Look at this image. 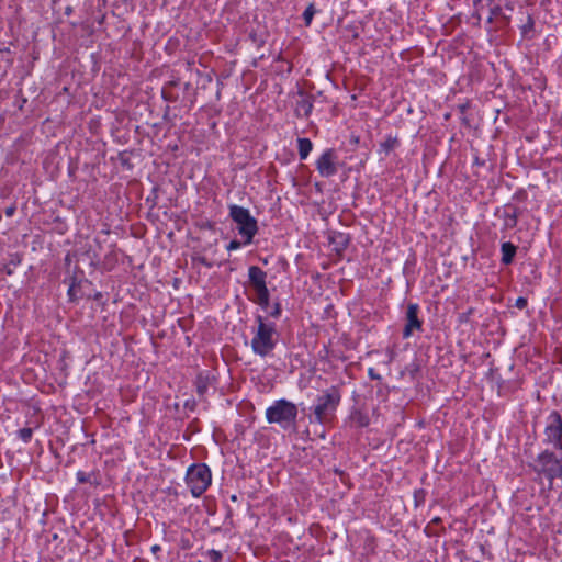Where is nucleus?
<instances>
[{"label":"nucleus","instance_id":"f257e3e1","mask_svg":"<svg viewBox=\"0 0 562 562\" xmlns=\"http://www.w3.org/2000/svg\"><path fill=\"white\" fill-rule=\"evenodd\" d=\"M255 321L257 327L250 341L251 350L261 358L269 357L278 345L279 334L276 323L268 322L262 315H257Z\"/></svg>","mask_w":562,"mask_h":562},{"label":"nucleus","instance_id":"f03ea898","mask_svg":"<svg viewBox=\"0 0 562 562\" xmlns=\"http://www.w3.org/2000/svg\"><path fill=\"white\" fill-rule=\"evenodd\" d=\"M341 390L337 385L324 390L316 398V404L311 407L313 419L311 423L327 424L335 418L336 411L341 402Z\"/></svg>","mask_w":562,"mask_h":562},{"label":"nucleus","instance_id":"7ed1b4c3","mask_svg":"<svg viewBox=\"0 0 562 562\" xmlns=\"http://www.w3.org/2000/svg\"><path fill=\"white\" fill-rule=\"evenodd\" d=\"M297 407L293 402L285 398L277 400L266 409V419L269 424H278L286 430L295 425Z\"/></svg>","mask_w":562,"mask_h":562},{"label":"nucleus","instance_id":"20e7f679","mask_svg":"<svg viewBox=\"0 0 562 562\" xmlns=\"http://www.w3.org/2000/svg\"><path fill=\"white\" fill-rule=\"evenodd\" d=\"M229 217L236 224V228L244 239V245L251 244L258 233V222L250 214L249 210L232 204L229 205Z\"/></svg>","mask_w":562,"mask_h":562},{"label":"nucleus","instance_id":"39448f33","mask_svg":"<svg viewBox=\"0 0 562 562\" xmlns=\"http://www.w3.org/2000/svg\"><path fill=\"white\" fill-rule=\"evenodd\" d=\"M186 483L193 497H200L212 483V473L205 463L191 464L186 473Z\"/></svg>","mask_w":562,"mask_h":562},{"label":"nucleus","instance_id":"423d86ee","mask_svg":"<svg viewBox=\"0 0 562 562\" xmlns=\"http://www.w3.org/2000/svg\"><path fill=\"white\" fill-rule=\"evenodd\" d=\"M248 280L250 286L256 293V297L250 300L258 304L262 310H267L270 304V291L267 286V272L258 266H250L248 268Z\"/></svg>","mask_w":562,"mask_h":562},{"label":"nucleus","instance_id":"0eeeda50","mask_svg":"<svg viewBox=\"0 0 562 562\" xmlns=\"http://www.w3.org/2000/svg\"><path fill=\"white\" fill-rule=\"evenodd\" d=\"M535 471L550 482L562 477V457L549 450L542 451L536 459Z\"/></svg>","mask_w":562,"mask_h":562},{"label":"nucleus","instance_id":"6e6552de","mask_svg":"<svg viewBox=\"0 0 562 562\" xmlns=\"http://www.w3.org/2000/svg\"><path fill=\"white\" fill-rule=\"evenodd\" d=\"M544 442L552 445L554 449L562 451V416L558 411H552L546 419Z\"/></svg>","mask_w":562,"mask_h":562},{"label":"nucleus","instance_id":"1a4fd4ad","mask_svg":"<svg viewBox=\"0 0 562 562\" xmlns=\"http://www.w3.org/2000/svg\"><path fill=\"white\" fill-rule=\"evenodd\" d=\"M337 154L335 149H326L316 160V169L322 177L329 178L337 173Z\"/></svg>","mask_w":562,"mask_h":562},{"label":"nucleus","instance_id":"9d476101","mask_svg":"<svg viewBox=\"0 0 562 562\" xmlns=\"http://www.w3.org/2000/svg\"><path fill=\"white\" fill-rule=\"evenodd\" d=\"M419 305L417 303H408L406 310V324L403 329V338H409L414 330H423V321L418 317Z\"/></svg>","mask_w":562,"mask_h":562},{"label":"nucleus","instance_id":"9b49d317","mask_svg":"<svg viewBox=\"0 0 562 562\" xmlns=\"http://www.w3.org/2000/svg\"><path fill=\"white\" fill-rule=\"evenodd\" d=\"M519 209L516 205H513L510 203L504 205L502 210H497L496 215L503 218L504 229H512L516 227L518 223V216H519Z\"/></svg>","mask_w":562,"mask_h":562},{"label":"nucleus","instance_id":"f8f14e48","mask_svg":"<svg viewBox=\"0 0 562 562\" xmlns=\"http://www.w3.org/2000/svg\"><path fill=\"white\" fill-rule=\"evenodd\" d=\"M216 382V378L211 373V371H201L196 375L195 379V387L199 396H204L209 390V387L214 386Z\"/></svg>","mask_w":562,"mask_h":562},{"label":"nucleus","instance_id":"ddd939ff","mask_svg":"<svg viewBox=\"0 0 562 562\" xmlns=\"http://www.w3.org/2000/svg\"><path fill=\"white\" fill-rule=\"evenodd\" d=\"M300 100L296 101L295 113L297 116L308 117L313 110V95L300 91Z\"/></svg>","mask_w":562,"mask_h":562},{"label":"nucleus","instance_id":"4468645a","mask_svg":"<svg viewBox=\"0 0 562 562\" xmlns=\"http://www.w3.org/2000/svg\"><path fill=\"white\" fill-rule=\"evenodd\" d=\"M83 283H88L87 279H78L76 276H72L68 279V297L70 302H78L82 296L81 286Z\"/></svg>","mask_w":562,"mask_h":562},{"label":"nucleus","instance_id":"2eb2a0df","mask_svg":"<svg viewBox=\"0 0 562 562\" xmlns=\"http://www.w3.org/2000/svg\"><path fill=\"white\" fill-rule=\"evenodd\" d=\"M501 252H502L501 262L505 266H508V265L513 263V261H514V258L517 252V246L510 241H504L501 245Z\"/></svg>","mask_w":562,"mask_h":562},{"label":"nucleus","instance_id":"dca6fc26","mask_svg":"<svg viewBox=\"0 0 562 562\" xmlns=\"http://www.w3.org/2000/svg\"><path fill=\"white\" fill-rule=\"evenodd\" d=\"M349 418L351 424L359 428L368 427L370 424L369 415L360 409L351 411Z\"/></svg>","mask_w":562,"mask_h":562},{"label":"nucleus","instance_id":"f3484780","mask_svg":"<svg viewBox=\"0 0 562 562\" xmlns=\"http://www.w3.org/2000/svg\"><path fill=\"white\" fill-rule=\"evenodd\" d=\"M313 149V143L310 138H297V150L301 160H305Z\"/></svg>","mask_w":562,"mask_h":562},{"label":"nucleus","instance_id":"a211bd4d","mask_svg":"<svg viewBox=\"0 0 562 562\" xmlns=\"http://www.w3.org/2000/svg\"><path fill=\"white\" fill-rule=\"evenodd\" d=\"M400 146V139L396 136L389 135L384 142L380 144V151L389 155L392 150Z\"/></svg>","mask_w":562,"mask_h":562},{"label":"nucleus","instance_id":"6ab92c4d","mask_svg":"<svg viewBox=\"0 0 562 562\" xmlns=\"http://www.w3.org/2000/svg\"><path fill=\"white\" fill-rule=\"evenodd\" d=\"M21 263V257L19 254H13L10 256L9 263L5 265L4 269L8 274L13 273V269L11 267H16Z\"/></svg>","mask_w":562,"mask_h":562},{"label":"nucleus","instance_id":"aec40b11","mask_svg":"<svg viewBox=\"0 0 562 562\" xmlns=\"http://www.w3.org/2000/svg\"><path fill=\"white\" fill-rule=\"evenodd\" d=\"M33 427H24V428H21L19 431H18V436L19 438L27 443L31 441L32 439V436H33Z\"/></svg>","mask_w":562,"mask_h":562},{"label":"nucleus","instance_id":"412c9836","mask_svg":"<svg viewBox=\"0 0 562 562\" xmlns=\"http://www.w3.org/2000/svg\"><path fill=\"white\" fill-rule=\"evenodd\" d=\"M315 7L313 3H311L303 12V20L306 25H310L312 23V20L315 15Z\"/></svg>","mask_w":562,"mask_h":562},{"label":"nucleus","instance_id":"4be33fe9","mask_svg":"<svg viewBox=\"0 0 562 562\" xmlns=\"http://www.w3.org/2000/svg\"><path fill=\"white\" fill-rule=\"evenodd\" d=\"M192 262H198L209 269H211L214 266V263L210 261L206 257L199 255L192 256Z\"/></svg>","mask_w":562,"mask_h":562},{"label":"nucleus","instance_id":"5701e85b","mask_svg":"<svg viewBox=\"0 0 562 562\" xmlns=\"http://www.w3.org/2000/svg\"><path fill=\"white\" fill-rule=\"evenodd\" d=\"M76 476H77V481L81 484H83V483H92L93 484V482L91 481L90 473H86L83 471H78ZM94 484H98V482H94Z\"/></svg>","mask_w":562,"mask_h":562},{"label":"nucleus","instance_id":"b1692460","mask_svg":"<svg viewBox=\"0 0 562 562\" xmlns=\"http://www.w3.org/2000/svg\"><path fill=\"white\" fill-rule=\"evenodd\" d=\"M207 558L210 559L211 562H221L223 559V553L221 551L212 549L207 551Z\"/></svg>","mask_w":562,"mask_h":562},{"label":"nucleus","instance_id":"393cba45","mask_svg":"<svg viewBox=\"0 0 562 562\" xmlns=\"http://www.w3.org/2000/svg\"><path fill=\"white\" fill-rule=\"evenodd\" d=\"M282 307L280 302H276L272 306V310L269 313L271 318L278 319L281 316Z\"/></svg>","mask_w":562,"mask_h":562},{"label":"nucleus","instance_id":"a878e982","mask_svg":"<svg viewBox=\"0 0 562 562\" xmlns=\"http://www.w3.org/2000/svg\"><path fill=\"white\" fill-rule=\"evenodd\" d=\"M161 95H162L164 100L167 101V102H176L177 99H178V95H176L172 92H170L167 89V87L162 88Z\"/></svg>","mask_w":562,"mask_h":562},{"label":"nucleus","instance_id":"bb28decb","mask_svg":"<svg viewBox=\"0 0 562 562\" xmlns=\"http://www.w3.org/2000/svg\"><path fill=\"white\" fill-rule=\"evenodd\" d=\"M491 15L494 18L502 16L506 22L509 21V18L505 16L502 13V8L499 5H495V7L491 8Z\"/></svg>","mask_w":562,"mask_h":562},{"label":"nucleus","instance_id":"cd10ccee","mask_svg":"<svg viewBox=\"0 0 562 562\" xmlns=\"http://www.w3.org/2000/svg\"><path fill=\"white\" fill-rule=\"evenodd\" d=\"M244 245V240L239 241L237 239H233L229 241V244L226 246V249L228 251L237 250Z\"/></svg>","mask_w":562,"mask_h":562},{"label":"nucleus","instance_id":"c85d7f7f","mask_svg":"<svg viewBox=\"0 0 562 562\" xmlns=\"http://www.w3.org/2000/svg\"><path fill=\"white\" fill-rule=\"evenodd\" d=\"M337 238H338L337 244L340 246V248H341V249H346V248H347V246H348V244H349V239H348V237H347L345 234H341V233H340V234L337 236Z\"/></svg>","mask_w":562,"mask_h":562},{"label":"nucleus","instance_id":"c756f323","mask_svg":"<svg viewBox=\"0 0 562 562\" xmlns=\"http://www.w3.org/2000/svg\"><path fill=\"white\" fill-rule=\"evenodd\" d=\"M474 308L470 307L467 312L459 314V322L460 323H467L470 318V316L473 314Z\"/></svg>","mask_w":562,"mask_h":562},{"label":"nucleus","instance_id":"7c9ffc66","mask_svg":"<svg viewBox=\"0 0 562 562\" xmlns=\"http://www.w3.org/2000/svg\"><path fill=\"white\" fill-rule=\"evenodd\" d=\"M527 305H528V301H527V299H526V297H524V296H519V297H517V300H516V302H515V306H516L517 308H519V310H524V308H526V307H527Z\"/></svg>","mask_w":562,"mask_h":562},{"label":"nucleus","instance_id":"2f4dec72","mask_svg":"<svg viewBox=\"0 0 562 562\" xmlns=\"http://www.w3.org/2000/svg\"><path fill=\"white\" fill-rule=\"evenodd\" d=\"M15 211H16V206L14 204L8 206L5 210H4V214L8 216V217H12L14 214H15Z\"/></svg>","mask_w":562,"mask_h":562},{"label":"nucleus","instance_id":"473e14b6","mask_svg":"<svg viewBox=\"0 0 562 562\" xmlns=\"http://www.w3.org/2000/svg\"><path fill=\"white\" fill-rule=\"evenodd\" d=\"M533 27V20L531 16H528V23L522 26V33L526 34L528 30Z\"/></svg>","mask_w":562,"mask_h":562},{"label":"nucleus","instance_id":"72a5a7b5","mask_svg":"<svg viewBox=\"0 0 562 562\" xmlns=\"http://www.w3.org/2000/svg\"><path fill=\"white\" fill-rule=\"evenodd\" d=\"M368 375L372 379V380H380L381 379V375L379 373L375 372V370L373 368H370L368 370Z\"/></svg>","mask_w":562,"mask_h":562},{"label":"nucleus","instance_id":"f704fd0d","mask_svg":"<svg viewBox=\"0 0 562 562\" xmlns=\"http://www.w3.org/2000/svg\"><path fill=\"white\" fill-rule=\"evenodd\" d=\"M150 550L154 554H157L158 552L161 551V547L159 544H154L151 546Z\"/></svg>","mask_w":562,"mask_h":562},{"label":"nucleus","instance_id":"c9c22d12","mask_svg":"<svg viewBox=\"0 0 562 562\" xmlns=\"http://www.w3.org/2000/svg\"><path fill=\"white\" fill-rule=\"evenodd\" d=\"M432 524H440L441 522V518L439 517H435L432 520H431Z\"/></svg>","mask_w":562,"mask_h":562},{"label":"nucleus","instance_id":"e433bc0d","mask_svg":"<svg viewBox=\"0 0 562 562\" xmlns=\"http://www.w3.org/2000/svg\"><path fill=\"white\" fill-rule=\"evenodd\" d=\"M351 140H352L355 144H358V143H359V137H358V136H352Z\"/></svg>","mask_w":562,"mask_h":562},{"label":"nucleus","instance_id":"4c0bfd02","mask_svg":"<svg viewBox=\"0 0 562 562\" xmlns=\"http://www.w3.org/2000/svg\"><path fill=\"white\" fill-rule=\"evenodd\" d=\"M493 19H494V16H492V15L490 14V16H488V19H487V23H492V22H493Z\"/></svg>","mask_w":562,"mask_h":562},{"label":"nucleus","instance_id":"58836bf2","mask_svg":"<svg viewBox=\"0 0 562 562\" xmlns=\"http://www.w3.org/2000/svg\"><path fill=\"white\" fill-rule=\"evenodd\" d=\"M169 110H170V106H168V105H167V106H166V111H165V116L167 115V113L169 112Z\"/></svg>","mask_w":562,"mask_h":562},{"label":"nucleus","instance_id":"ea45409f","mask_svg":"<svg viewBox=\"0 0 562 562\" xmlns=\"http://www.w3.org/2000/svg\"><path fill=\"white\" fill-rule=\"evenodd\" d=\"M157 191H158V189H157V188H154V189H153V191H151V192L154 193V195H155V196H156V192H157Z\"/></svg>","mask_w":562,"mask_h":562},{"label":"nucleus","instance_id":"a19ab883","mask_svg":"<svg viewBox=\"0 0 562 562\" xmlns=\"http://www.w3.org/2000/svg\"><path fill=\"white\" fill-rule=\"evenodd\" d=\"M99 297H101V293H97L94 299L98 300Z\"/></svg>","mask_w":562,"mask_h":562},{"label":"nucleus","instance_id":"79ce46f5","mask_svg":"<svg viewBox=\"0 0 562 562\" xmlns=\"http://www.w3.org/2000/svg\"><path fill=\"white\" fill-rule=\"evenodd\" d=\"M250 36H251V38H252V40H254V42H255V41H256V34H251Z\"/></svg>","mask_w":562,"mask_h":562},{"label":"nucleus","instance_id":"37998d69","mask_svg":"<svg viewBox=\"0 0 562 562\" xmlns=\"http://www.w3.org/2000/svg\"><path fill=\"white\" fill-rule=\"evenodd\" d=\"M175 85H176V82H173V81L169 82V86H175Z\"/></svg>","mask_w":562,"mask_h":562},{"label":"nucleus","instance_id":"c03bdc74","mask_svg":"<svg viewBox=\"0 0 562 562\" xmlns=\"http://www.w3.org/2000/svg\"><path fill=\"white\" fill-rule=\"evenodd\" d=\"M237 497L235 495L232 496V501H236Z\"/></svg>","mask_w":562,"mask_h":562}]
</instances>
